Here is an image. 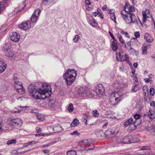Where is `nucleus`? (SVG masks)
Returning a JSON list of instances; mask_svg holds the SVG:
<instances>
[{"label": "nucleus", "instance_id": "nucleus-1", "mask_svg": "<svg viewBox=\"0 0 155 155\" xmlns=\"http://www.w3.org/2000/svg\"><path fill=\"white\" fill-rule=\"evenodd\" d=\"M46 88L44 87L41 83L38 82L36 83L35 85H29L28 90L32 97L36 99H44L51 94L50 85L46 84Z\"/></svg>", "mask_w": 155, "mask_h": 155}, {"label": "nucleus", "instance_id": "nucleus-2", "mask_svg": "<svg viewBox=\"0 0 155 155\" xmlns=\"http://www.w3.org/2000/svg\"><path fill=\"white\" fill-rule=\"evenodd\" d=\"M124 8V10L121 12V14L127 24L135 23L138 25H142L137 16L133 13L135 11L133 6L126 4Z\"/></svg>", "mask_w": 155, "mask_h": 155}, {"label": "nucleus", "instance_id": "nucleus-3", "mask_svg": "<svg viewBox=\"0 0 155 155\" xmlns=\"http://www.w3.org/2000/svg\"><path fill=\"white\" fill-rule=\"evenodd\" d=\"M77 74V71L74 69H68L66 71L63 78L66 81L67 85L69 86L74 82Z\"/></svg>", "mask_w": 155, "mask_h": 155}, {"label": "nucleus", "instance_id": "nucleus-4", "mask_svg": "<svg viewBox=\"0 0 155 155\" xmlns=\"http://www.w3.org/2000/svg\"><path fill=\"white\" fill-rule=\"evenodd\" d=\"M8 124L13 129H18L22 125V120L18 118H11L8 120Z\"/></svg>", "mask_w": 155, "mask_h": 155}, {"label": "nucleus", "instance_id": "nucleus-5", "mask_svg": "<svg viewBox=\"0 0 155 155\" xmlns=\"http://www.w3.org/2000/svg\"><path fill=\"white\" fill-rule=\"evenodd\" d=\"M119 96L117 92L111 94L110 97V100L112 105H114L118 103L120 100Z\"/></svg>", "mask_w": 155, "mask_h": 155}, {"label": "nucleus", "instance_id": "nucleus-6", "mask_svg": "<svg viewBox=\"0 0 155 155\" xmlns=\"http://www.w3.org/2000/svg\"><path fill=\"white\" fill-rule=\"evenodd\" d=\"M40 12L41 11L39 9H38L35 11L30 18L31 21L32 23L36 22L38 19V16Z\"/></svg>", "mask_w": 155, "mask_h": 155}, {"label": "nucleus", "instance_id": "nucleus-7", "mask_svg": "<svg viewBox=\"0 0 155 155\" xmlns=\"http://www.w3.org/2000/svg\"><path fill=\"white\" fill-rule=\"evenodd\" d=\"M14 87L16 90H18V91L19 93L21 94H23L25 93V90L23 89L22 85V83L21 82L15 81Z\"/></svg>", "mask_w": 155, "mask_h": 155}, {"label": "nucleus", "instance_id": "nucleus-8", "mask_svg": "<svg viewBox=\"0 0 155 155\" xmlns=\"http://www.w3.org/2000/svg\"><path fill=\"white\" fill-rule=\"evenodd\" d=\"M18 26L20 28L24 30H26L31 28V25L30 21L28 20L26 22H22L21 24L19 25Z\"/></svg>", "mask_w": 155, "mask_h": 155}, {"label": "nucleus", "instance_id": "nucleus-9", "mask_svg": "<svg viewBox=\"0 0 155 155\" xmlns=\"http://www.w3.org/2000/svg\"><path fill=\"white\" fill-rule=\"evenodd\" d=\"M94 91L97 94H103L104 91V87L102 84H98Z\"/></svg>", "mask_w": 155, "mask_h": 155}, {"label": "nucleus", "instance_id": "nucleus-10", "mask_svg": "<svg viewBox=\"0 0 155 155\" xmlns=\"http://www.w3.org/2000/svg\"><path fill=\"white\" fill-rule=\"evenodd\" d=\"M11 39L15 42H17L20 38V36L19 33H17L16 32H12L10 35Z\"/></svg>", "mask_w": 155, "mask_h": 155}, {"label": "nucleus", "instance_id": "nucleus-11", "mask_svg": "<svg viewBox=\"0 0 155 155\" xmlns=\"http://www.w3.org/2000/svg\"><path fill=\"white\" fill-rule=\"evenodd\" d=\"M79 94H81L83 97L86 96L87 95V89L85 87H81L78 90Z\"/></svg>", "mask_w": 155, "mask_h": 155}, {"label": "nucleus", "instance_id": "nucleus-12", "mask_svg": "<svg viewBox=\"0 0 155 155\" xmlns=\"http://www.w3.org/2000/svg\"><path fill=\"white\" fill-rule=\"evenodd\" d=\"M118 132V130L117 129L115 128H113L110 130H107L106 131L105 134L106 136H110V135H114L117 134Z\"/></svg>", "mask_w": 155, "mask_h": 155}, {"label": "nucleus", "instance_id": "nucleus-13", "mask_svg": "<svg viewBox=\"0 0 155 155\" xmlns=\"http://www.w3.org/2000/svg\"><path fill=\"white\" fill-rule=\"evenodd\" d=\"M5 54V55L8 57V58L11 60L14 59L16 57L15 55L10 50H7Z\"/></svg>", "mask_w": 155, "mask_h": 155}, {"label": "nucleus", "instance_id": "nucleus-14", "mask_svg": "<svg viewBox=\"0 0 155 155\" xmlns=\"http://www.w3.org/2000/svg\"><path fill=\"white\" fill-rule=\"evenodd\" d=\"M93 143L92 141L89 140H84L81 141L79 143V145L84 144L86 146H89Z\"/></svg>", "mask_w": 155, "mask_h": 155}, {"label": "nucleus", "instance_id": "nucleus-15", "mask_svg": "<svg viewBox=\"0 0 155 155\" xmlns=\"http://www.w3.org/2000/svg\"><path fill=\"white\" fill-rule=\"evenodd\" d=\"M144 38L148 43H151L153 41V38L148 33H146L145 34Z\"/></svg>", "mask_w": 155, "mask_h": 155}, {"label": "nucleus", "instance_id": "nucleus-16", "mask_svg": "<svg viewBox=\"0 0 155 155\" xmlns=\"http://www.w3.org/2000/svg\"><path fill=\"white\" fill-rule=\"evenodd\" d=\"M7 65L3 61H0V73H2L5 70Z\"/></svg>", "mask_w": 155, "mask_h": 155}, {"label": "nucleus", "instance_id": "nucleus-17", "mask_svg": "<svg viewBox=\"0 0 155 155\" xmlns=\"http://www.w3.org/2000/svg\"><path fill=\"white\" fill-rule=\"evenodd\" d=\"M131 135L125 137L123 139L122 143H131Z\"/></svg>", "mask_w": 155, "mask_h": 155}, {"label": "nucleus", "instance_id": "nucleus-18", "mask_svg": "<svg viewBox=\"0 0 155 155\" xmlns=\"http://www.w3.org/2000/svg\"><path fill=\"white\" fill-rule=\"evenodd\" d=\"M9 129L8 124L7 123L3 124L0 123V131L7 130Z\"/></svg>", "mask_w": 155, "mask_h": 155}, {"label": "nucleus", "instance_id": "nucleus-19", "mask_svg": "<svg viewBox=\"0 0 155 155\" xmlns=\"http://www.w3.org/2000/svg\"><path fill=\"white\" fill-rule=\"evenodd\" d=\"M117 59L118 61H124L122 60V59H125V54L124 56L122 55L120 52H119L118 54L117 52L116 53Z\"/></svg>", "mask_w": 155, "mask_h": 155}, {"label": "nucleus", "instance_id": "nucleus-20", "mask_svg": "<svg viewBox=\"0 0 155 155\" xmlns=\"http://www.w3.org/2000/svg\"><path fill=\"white\" fill-rule=\"evenodd\" d=\"M24 2H25V0H24V2L21 4V8H19V7L18 8H16L14 10V12L16 13H18L19 12H20L22 9H23L26 6V4Z\"/></svg>", "mask_w": 155, "mask_h": 155}, {"label": "nucleus", "instance_id": "nucleus-21", "mask_svg": "<svg viewBox=\"0 0 155 155\" xmlns=\"http://www.w3.org/2000/svg\"><path fill=\"white\" fill-rule=\"evenodd\" d=\"M112 140L118 143H122L123 139L120 137L115 136L113 137Z\"/></svg>", "mask_w": 155, "mask_h": 155}, {"label": "nucleus", "instance_id": "nucleus-22", "mask_svg": "<svg viewBox=\"0 0 155 155\" xmlns=\"http://www.w3.org/2000/svg\"><path fill=\"white\" fill-rule=\"evenodd\" d=\"M139 123L135 125L134 124V123L133 124H132L130 125L128 127V130L129 132H131L132 130H135L137 128V126L138 125H139Z\"/></svg>", "mask_w": 155, "mask_h": 155}, {"label": "nucleus", "instance_id": "nucleus-23", "mask_svg": "<svg viewBox=\"0 0 155 155\" xmlns=\"http://www.w3.org/2000/svg\"><path fill=\"white\" fill-rule=\"evenodd\" d=\"M131 143H136L139 142L140 140L139 138L136 136L134 135H131Z\"/></svg>", "mask_w": 155, "mask_h": 155}, {"label": "nucleus", "instance_id": "nucleus-24", "mask_svg": "<svg viewBox=\"0 0 155 155\" xmlns=\"http://www.w3.org/2000/svg\"><path fill=\"white\" fill-rule=\"evenodd\" d=\"M37 118L39 121H43L45 120L44 115L40 113H36Z\"/></svg>", "mask_w": 155, "mask_h": 155}, {"label": "nucleus", "instance_id": "nucleus-25", "mask_svg": "<svg viewBox=\"0 0 155 155\" xmlns=\"http://www.w3.org/2000/svg\"><path fill=\"white\" fill-rule=\"evenodd\" d=\"M48 105L52 109L56 107L55 103L53 100H49Z\"/></svg>", "mask_w": 155, "mask_h": 155}, {"label": "nucleus", "instance_id": "nucleus-26", "mask_svg": "<svg viewBox=\"0 0 155 155\" xmlns=\"http://www.w3.org/2000/svg\"><path fill=\"white\" fill-rule=\"evenodd\" d=\"M141 49L142 51V54L145 55L147 53V50L148 49V46L143 44L142 46Z\"/></svg>", "mask_w": 155, "mask_h": 155}, {"label": "nucleus", "instance_id": "nucleus-27", "mask_svg": "<svg viewBox=\"0 0 155 155\" xmlns=\"http://www.w3.org/2000/svg\"><path fill=\"white\" fill-rule=\"evenodd\" d=\"M155 113L154 111L152 110H149V112L148 113V114L150 119H153L155 117Z\"/></svg>", "mask_w": 155, "mask_h": 155}, {"label": "nucleus", "instance_id": "nucleus-28", "mask_svg": "<svg viewBox=\"0 0 155 155\" xmlns=\"http://www.w3.org/2000/svg\"><path fill=\"white\" fill-rule=\"evenodd\" d=\"M79 123V120L76 118L74 119L71 124V127H74L77 126Z\"/></svg>", "mask_w": 155, "mask_h": 155}, {"label": "nucleus", "instance_id": "nucleus-29", "mask_svg": "<svg viewBox=\"0 0 155 155\" xmlns=\"http://www.w3.org/2000/svg\"><path fill=\"white\" fill-rule=\"evenodd\" d=\"M133 120L132 118H130L126 121L124 124V127H127L128 125H130L132 124Z\"/></svg>", "mask_w": 155, "mask_h": 155}, {"label": "nucleus", "instance_id": "nucleus-30", "mask_svg": "<svg viewBox=\"0 0 155 155\" xmlns=\"http://www.w3.org/2000/svg\"><path fill=\"white\" fill-rule=\"evenodd\" d=\"M142 89L144 96H146L147 94V96H148V94L149 89L147 87V85H144Z\"/></svg>", "mask_w": 155, "mask_h": 155}, {"label": "nucleus", "instance_id": "nucleus-31", "mask_svg": "<svg viewBox=\"0 0 155 155\" xmlns=\"http://www.w3.org/2000/svg\"><path fill=\"white\" fill-rule=\"evenodd\" d=\"M111 47L113 51H116L118 48L117 43L115 42L114 41H113L111 44Z\"/></svg>", "mask_w": 155, "mask_h": 155}, {"label": "nucleus", "instance_id": "nucleus-32", "mask_svg": "<svg viewBox=\"0 0 155 155\" xmlns=\"http://www.w3.org/2000/svg\"><path fill=\"white\" fill-rule=\"evenodd\" d=\"M129 52L132 55H135L136 56L138 54V52L137 51H136L132 47H130L129 50Z\"/></svg>", "mask_w": 155, "mask_h": 155}, {"label": "nucleus", "instance_id": "nucleus-33", "mask_svg": "<svg viewBox=\"0 0 155 155\" xmlns=\"http://www.w3.org/2000/svg\"><path fill=\"white\" fill-rule=\"evenodd\" d=\"M117 36L119 39V41L121 44H122V45H124L125 47L126 48V45L125 44L123 39L122 38V36L120 34H118Z\"/></svg>", "mask_w": 155, "mask_h": 155}, {"label": "nucleus", "instance_id": "nucleus-34", "mask_svg": "<svg viewBox=\"0 0 155 155\" xmlns=\"http://www.w3.org/2000/svg\"><path fill=\"white\" fill-rule=\"evenodd\" d=\"M54 132L58 133L61 130V127L59 125H58L57 126L54 127Z\"/></svg>", "mask_w": 155, "mask_h": 155}, {"label": "nucleus", "instance_id": "nucleus-35", "mask_svg": "<svg viewBox=\"0 0 155 155\" xmlns=\"http://www.w3.org/2000/svg\"><path fill=\"white\" fill-rule=\"evenodd\" d=\"M68 110L70 112H72L74 110L73 104H70L68 107Z\"/></svg>", "mask_w": 155, "mask_h": 155}, {"label": "nucleus", "instance_id": "nucleus-36", "mask_svg": "<svg viewBox=\"0 0 155 155\" xmlns=\"http://www.w3.org/2000/svg\"><path fill=\"white\" fill-rule=\"evenodd\" d=\"M16 140L14 139L12 140H9L7 141V144L8 145H10L12 144H14L16 143Z\"/></svg>", "mask_w": 155, "mask_h": 155}, {"label": "nucleus", "instance_id": "nucleus-37", "mask_svg": "<svg viewBox=\"0 0 155 155\" xmlns=\"http://www.w3.org/2000/svg\"><path fill=\"white\" fill-rule=\"evenodd\" d=\"M7 29V27L6 25H5L2 26L0 29V31L1 32H4L6 31Z\"/></svg>", "mask_w": 155, "mask_h": 155}, {"label": "nucleus", "instance_id": "nucleus-38", "mask_svg": "<svg viewBox=\"0 0 155 155\" xmlns=\"http://www.w3.org/2000/svg\"><path fill=\"white\" fill-rule=\"evenodd\" d=\"M67 155H76V153L75 151L71 150L68 151L67 153Z\"/></svg>", "mask_w": 155, "mask_h": 155}, {"label": "nucleus", "instance_id": "nucleus-39", "mask_svg": "<svg viewBox=\"0 0 155 155\" xmlns=\"http://www.w3.org/2000/svg\"><path fill=\"white\" fill-rule=\"evenodd\" d=\"M114 86L115 87V88L117 89H120L121 87V85L120 84H119L117 82L115 83L114 84Z\"/></svg>", "mask_w": 155, "mask_h": 155}, {"label": "nucleus", "instance_id": "nucleus-40", "mask_svg": "<svg viewBox=\"0 0 155 155\" xmlns=\"http://www.w3.org/2000/svg\"><path fill=\"white\" fill-rule=\"evenodd\" d=\"M47 129L49 131L50 134H52L54 132V127L53 128L51 127H47Z\"/></svg>", "mask_w": 155, "mask_h": 155}, {"label": "nucleus", "instance_id": "nucleus-41", "mask_svg": "<svg viewBox=\"0 0 155 155\" xmlns=\"http://www.w3.org/2000/svg\"><path fill=\"white\" fill-rule=\"evenodd\" d=\"M91 24L93 27L97 26V23L94 19H93L91 21Z\"/></svg>", "mask_w": 155, "mask_h": 155}, {"label": "nucleus", "instance_id": "nucleus-42", "mask_svg": "<svg viewBox=\"0 0 155 155\" xmlns=\"http://www.w3.org/2000/svg\"><path fill=\"white\" fill-rule=\"evenodd\" d=\"M149 92L150 94L152 96H153L155 94V90L152 87H151L150 89Z\"/></svg>", "mask_w": 155, "mask_h": 155}, {"label": "nucleus", "instance_id": "nucleus-43", "mask_svg": "<svg viewBox=\"0 0 155 155\" xmlns=\"http://www.w3.org/2000/svg\"><path fill=\"white\" fill-rule=\"evenodd\" d=\"M93 112V113H92V114L94 117H97L99 116V113L97 110H94Z\"/></svg>", "mask_w": 155, "mask_h": 155}, {"label": "nucleus", "instance_id": "nucleus-44", "mask_svg": "<svg viewBox=\"0 0 155 155\" xmlns=\"http://www.w3.org/2000/svg\"><path fill=\"white\" fill-rule=\"evenodd\" d=\"M134 117L136 120H141L140 119V115L139 114H136L134 115Z\"/></svg>", "mask_w": 155, "mask_h": 155}, {"label": "nucleus", "instance_id": "nucleus-45", "mask_svg": "<svg viewBox=\"0 0 155 155\" xmlns=\"http://www.w3.org/2000/svg\"><path fill=\"white\" fill-rule=\"evenodd\" d=\"M80 37L78 35H76L75 36L74 38L73 39L74 41V42H77L78 41V39L80 38Z\"/></svg>", "mask_w": 155, "mask_h": 155}, {"label": "nucleus", "instance_id": "nucleus-46", "mask_svg": "<svg viewBox=\"0 0 155 155\" xmlns=\"http://www.w3.org/2000/svg\"><path fill=\"white\" fill-rule=\"evenodd\" d=\"M138 86L137 85H135L134 87H133L132 88V90L134 92H136L138 90Z\"/></svg>", "mask_w": 155, "mask_h": 155}, {"label": "nucleus", "instance_id": "nucleus-47", "mask_svg": "<svg viewBox=\"0 0 155 155\" xmlns=\"http://www.w3.org/2000/svg\"><path fill=\"white\" fill-rule=\"evenodd\" d=\"M149 13V10L148 9H146L145 11H143V15L147 16Z\"/></svg>", "mask_w": 155, "mask_h": 155}, {"label": "nucleus", "instance_id": "nucleus-48", "mask_svg": "<svg viewBox=\"0 0 155 155\" xmlns=\"http://www.w3.org/2000/svg\"><path fill=\"white\" fill-rule=\"evenodd\" d=\"M125 59H122V60L125 61H127V63L129 62V57L128 56L127 54H125Z\"/></svg>", "mask_w": 155, "mask_h": 155}, {"label": "nucleus", "instance_id": "nucleus-49", "mask_svg": "<svg viewBox=\"0 0 155 155\" xmlns=\"http://www.w3.org/2000/svg\"><path fill=\"white\" fill-rule=\"evenodd\" d=\"M80 134L79 133H78L77 131H74L73 132L70 134V135H79Z\"/></svg>", "mask_w": 155, "mask_h": 155}, {"label": "nucleus", "instance_id": "nucleus-50", "mask_svg": "<svg viewBox=\"0 0 155 155\" xmlns=\"http://www.w3.org/2000/svg\"><path fill=\"white\" fill-rule=\"evenodd\" d=\"M134 35L137 38H139L140 36V33L138 31L135 32Z\"/></svg>", "mask_w": 155, "mask_h": 155}, {"label": "nucleus", "instance_id": "nucleus-51", "mask_svg": "<svg viewBox=\"0 0 155 155\" xmlns=\"http://www.w3.org/2000/svg\"><path fill=\"white\" fill-rule=\"evenodd\" d=\"M5 6L4 5L1 3H0V13L2 11L3 9H4Z\"/></svg>", "mask_w": 155, "mask_h": 155}, {"label": "nucleus", "instance_id": "nucleus-52", "mask_svg": "<svg viewBox=\"0 0 155 155\" xmlns=\"http://www.w3.org/2000/svg\"><path fill=\"white\" fill-rule=\"evenodd\" d=\"M86 9L88 11H91L92 9V7L91 5H87L85 6Z\"/></svg>", "mask_w": 155, "mask_h": 155}, {"label": "nucleus", "instance_id": "nucleus-53", "mask_svg": "<svg viewBox=\"0 0 155 155\" xmlns=\"http://www.w3.org/2000/svg\"><path fill=\"white\" fill-rule=\"evenodd\" d=\"M150 149V147L147 146H144L142 147L141 149L142 150H148Z\"/></svg>", "mask_w": 155, "mask_h": 155}, {"label": "nucleus", "instance_id": "nucleus-54", "mask_svg": "<svg viewBox=\"0 0 155 155\" xmlns=\"http://www.w3.org/2000/svg\"><path fill=\"white\" fill-rule=\"evenodd\" d=\"M86 6L91 5V2L90 1V0H86L85 2Z\"/></svg>", "mask_w": 155, "mask_h": 155}, {"label": "nucleus", "instance_id": "nucleus-55", "mask_svg": "<svg viewBox=\"0 0 155 155\" xmlns=\"http://www.w3.org/2000/svg\"><path fill=\"white\" fill-rule=\"evenodd\" d=\"M111 19L114 21L115 23H116V18L115 15H113L111 16Z\"/></svg>", "mask_w": 155, "mask_h": 155}, {"label": "nucleus", "instance_id": "nucleus-56", "mask_svg": "<svg viewBox=\"0 0 155 155\" xmlns=\"http://www.w3.org/2000/svg\"><path fill=\"white\" fill-rule=\"evenodd\" d=\"M141 120H135L134 122V124L136 125L139 123V125L141 123Z\"/></svg>", "mask_w": 155, "mask_h": 155}, {"label": "nucleus", "instance_id": "nucleus-57", "mask_svg": "<svg viewBox=\"0 0 155 155\" xmlns=\"http://www.w3.org/2000/svg\"><path fill=\"white\" fill-rule=\"evenodd\" d=\"M143 15V22H145L146 21V20H147V17L148 18L149 15H147V16H146V15Z\"/></svg>", "mask_w": 155, "mask_h": 155}, {"label": "nucleus", "instance_id": "nucleus-58", "mask_svg": "<svg viewBox=\"0 0 155 155\" xmlns=\"http://www.w3.org/2000/svg\"><path fill=\"white\" fill-rule=\"evenodd\" d=\"M35 141H32L31 142H28L27 143V145H26V146H28V145H31L32 144H35ZM26 146V145L25 146Z\"/></svg>", "mask_w": 155, "mask_h": 155}, {"label": "nucleus", "instance_id": "nucleus-59", "mask_svg": "<svg viewBox=\"0 0 155 155\" xmlns=\"http://www.w3.org/2000/svg\"><path fill=\"white\" fill-rule=\"evenodd\" d=\"M145 82L147 83H148L149 82L152 81L150 78H146L144 79Z\"/></svg>", "mask_w": 155, "mask_h": 155}, {"label": "nucleus", "instance_id": "nucleus-60", "mask_svg": "<svg viewBox=\"0 0 155 155\" xmlns=\"http://www.w3.org/2000/svg\"><path fill=\"white\" fill-rule=\"evenodd\" d=\"M50 151L48 150H42V152L45 154H46L49 153Z\"/></svg>", "mask_w": 155, "mask_h": 155}, {"label": "nucleus", "instance_id": "nucleus-61", "mask_svg": "<svg viewBox=\"0 0 155 155\" xmlns=\"http://www.w3.org/2000/svg\"><path fill=\"white\" fill-rule=\"evenodd\" d=\"M36 130L37 131V133H39L41 131V128L39 127H36Z\"/></svg>", "mask_w": 155, "mask_h": 155}, {"label": "nucleus", "instance_id": "nucleus-62", "mask_svg": "<svg viewBox=\"0 0 155 155\" xmlns=\"http://www.w3.org/2000/svg\"><path fill=\"white\" fill-rule=\"evenodd\" d=\"M107 6L106 5H105L102 7V9L103 10L107 11Z\"/></svg>", "mask_w": 155, "mask_h": 155}, {"label": "nucleus", "instance_id": "nucleus-63", "mask_svg": "<svg viewBox=\"0 0 155 155\" xmlns=\"http://www.w3.org/2000/svg\"><path fill=\"white\" fill-rule=\"evenodd\" d=\"M98 15L102 19H103L104 18L103 15H102L101 13L100 12H98Z\"/></svg>", "mask_w": 155, "mask_h": 155}, {"label": "nucleus", "instance_id": "nucleus-64", "mask_svg": "<svg viewBox=\"0 0 155 155\" xmlns=\"http://www.w3.org/2000/svg\"><path fill=\"white\" fill-rule=\"evenodd\" d=\"M21 110H18L17 111H13L12 110L11 111V112L12 113H20L21 112Z\"/></svg>", "mask_w": 155, "mask_h": 155}]
</instances>
